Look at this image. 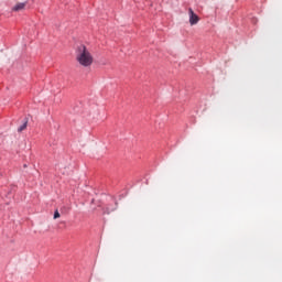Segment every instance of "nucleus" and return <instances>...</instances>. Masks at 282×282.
<instances>
[{"label": "nucleus", "instance_id": "1", "mask_svg": "<svg viewBox=\"0 0 282 282\" xmlns=\"http://www.w3.org/2000/svg\"><path fill=\"white\" fill-rule=\"evenodd\" d=\"M76 61L82 67L94 65V55L85 45H79L76 48Z\"/></svg>", "mask_w": 282, "mask_h": 282}, {"label": "nucleus", "instance_id": "2", "mask_svg": "<svg viewBox=\"0 0 282 282\" xmlns=\"http://www.w3.org/2000/svg\"><path fill=\"white\" fill-rule=\"evenodd\" d=\"M191 25H197L199 23V17L191 8L188 9Z\"/></svg>", "mask_w": 282, "mask_h": 282}, {"label": "nucleus", "instance_id": "3", "mask_svg": "<svg viewBox=\"0 0 282 282\" xmlns=\"http://www.w3.org/2000/svg\"><path fill=\"white\" fill-rule=\"evenodd\" d=\"M28 6V2H19L17 3L12 10L13 12H21L22 10H25V7Z\"/></svg>", "mask_w": 282, "mask_h": 282}, {"label": "nucleus", "instance_id": "4", "mask_svg": "<svg viewBox=\"0 0 282 282\" xmlns=\"http://www.w3.org/2000/svg\"><path fill=\"white\" fill-rule=\"evenodd\" d=\"M25 129H28V120H25V121L23 122V124L18 128V131H19V132L25 131Z\"/></svg>", "mask_w": 282, "mask_h": 282}, {"label": "nucleus", "instance_id": "5", "mask_svg": "<svg viewBox=\"0 0 282 282\" xmlns=\"http://www.w3.org/2000/svg\"><path fill=\"white\" fill-rule=\"evenodd\" d=\"M61 217V213H58V209L54 213V219H58Z\"/></svg>", "mask_w": 282, "mask_h": 282}, {"label": "nucleus", "instance_id": "6", "mask_svg": "<svg viewBox=\"0 0 282 282\" xmlns=\"http://www.w3.org/2000/svg\"><path fill=\"white\" fill-rule=\"evenodd\" d=\"M107 213L109 214L110 212H109V210H107Z\"/></svg>", "mask_w": 282, "mask_h": 282}]
</instances>
